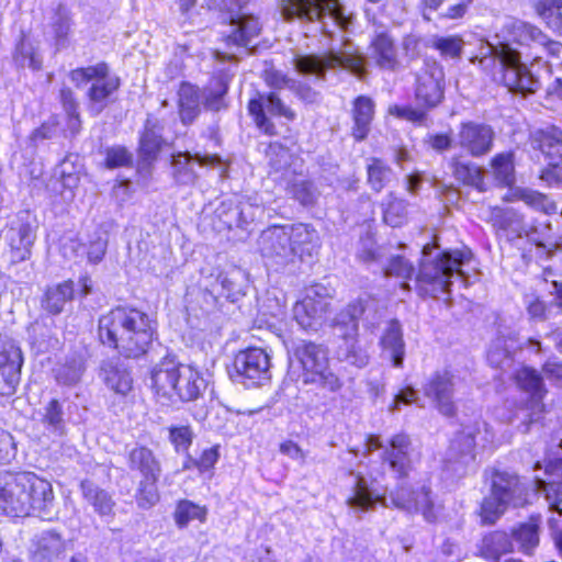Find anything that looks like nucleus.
<instances>
[{
  "mask_svg": "<svg viewBox=\"0 0 562 562\" xmlns=\"http://www.w3.org/2000/svg\"><path fill=\"white\" fill-rule=\"evenodd\" d=\"M200 113V94L196 87L181 85L179 89V114L182 123H192Z\"/></svg>",
  "mask_w": 562,
  "mask_h": 562,
  "instance_id": "nucleus-39",
  "label": "nucleus"
},
{
  "mask_svg": "<svg viewBox=\"0 0 562 562\" xmlns=\"http://www.w3.org/2000/svg\"><path fill=\"white\" fill-rule=\"evenodd\" d=\"M535 488L544 494L549 509L552 512V517L548 519L550 528L554 532V537L561 531L557 532V516L562 515L560 503L562 502V459L555 462H550L544 470V477H535Z\"/></svg>",
  "mask_w": 562,
  "mask_h": 562,
  "instance_id": "nucleus-18",
  "label": "nucleus"
},
{
  "mask_svg": "<svg viewBox=\"0 0 562 562\" xmlns=\"http://www.w3.org/2000/svg\"><path fill=\"white\" fill-rule=\"evenodd\" d=\"M515 380L520 389L531 393V398H541L542 379L536 370L522 367L515 372Z\"/></svg>",
  "mask_w": 562,
  "mask_h": 562,
  "instance_id": "nucleus-47",
  "label": "nucleus"
},
{
  "mask_svg": "<svg viewBox=\"0 0 562 562\" xmlns=\"http://www.w3.org/2000/svg\"><path fill=\"white\" fill-rule=\"evenodd\" d=\"M389 114L419 125H422L427 117L426 111L424 110L396 104L389 108Z\"/></svg>",
  "mask_w": 562,
  "mask_h": 562,
  "instance_id": "nucleus-64",
  "label": "nucleus"
},
{
  "mask_svg": "<svg viewBox=\"0 0 562 562\" xmlns=\"http://www.w3.org/2000/svg\"><path fill=\"white\" fill-rule=\"evenodd\" d=\"M520 348L515 336H499L492 342L487 360L492 367L507 371L514 363V353Z\"/></svg>",
  "mask_w": 562,
  "mask_h": 562,
  "instance_id": "nucleus-32",
  "label": "nucleus"
},
{
  "mask_svg": "<svg viewBox=\"0 0 562 562\" xmlns=\"http://www.w3.org/2000/svg\"><path fill=\"white\" fill-rule=\"evenodd\" d=\"M532 143L549 159V165L559 164L562 159V132L558 127L548 126L536 131Z\"/></svg>",
  "mask_w": 562,
  "mask_h": 562,
  "instance_id": "nucleus-31",
  "label": "nucleus"
},
{
  "mask_svg": "<svg viewBox=\"0 0 562 562\" xmlns=\"http://www.w3.org/2000/svg\"><path fill=\"white\" fill-rule=\"evenodd\" d=\"M69 544V540L56 529L43 530L32 540V560L34 562H58L66 557Z\"/></svg>",
  "mask_w": 562,
  "mask_h": 562,
  "instance_id": "nucleus-24",
  "label": "nucleus"
},
{
  "mask_svg": "<svg viewBox=\"0 0 562 562\" xmlns=\"http://www.w3.org/2000/svg\"><path fill=\"white\" fill-rule=\"evenodd\" d=\"M16 63L22 67H29L38 70L42 67V59L38 57L31 43L22 40L16 46L14 56Z\"/></svg>",
  "mask_w": 562,
  "mask_h": 562,
  "instance_id": "nucleus-57",
  "label": "nucleus"
},
{
  "mask_svg": "<svg viewBox=\"0 0 562 562\" xmlns=\"http://www.w3.org/2000/svg\"><path fill=\"white\" fill-rule=\"evenodd\" d=\"M391 504L407 513H419L425 520L435 521L440 513V505L436 504L429 487L422 486L419 490L411 491L401 486L390 494Z\"/></svg>",
  "mask_w": 562,
  "mask_h": 562,
  "instance_id": "nucleus-17",
  "label": "nucleus"
},
{
  "mask_svg": "<svg viewBox=\"0 0 562 562\" xmlns=\"http://www.w3.org/2000/svg\"><path fill=\"white\" fill-rule=\"evenodd\" d=\"M378 503L385 507L389 506L384 490L378 486L375 480L356 475L347 504L353 509L367 512Z\"/></svg>",
  "mask_w": 562,
  "mask_h": 562,
  "instance_id": "nucleus-26",
  "label": "nucleus"
},
{
  "mask_svg": "<svg viewBox=\"0 0 562 562\" xmlns=\"http://www.w3.org/2000/svg\"><path fill=\"white\" fill-rule=\"evenodd\" d=\"M342 40V46L338 50L331 49L324 56H296L293 59L295 69L302 75H312L317 79H323L327 69L342 67L362 78L366 75L364 57L353 48L347 38Z\"/></svg>",
  "mask_w": 562,
  "mask_h": 562,
  "instance_id": "nucleus-8",
  "label": "nucleus"
},
{
  "mask_svg": "<svg viewBox=\"0 0 562 562\" xmlns=\"http://www.w3.org/2000/svg\"><path fill=\"white\" fill-rule=\"evenodd\" d=\"M120 79L109 75L106 66L105 74L93 79L88 90L89 109L93 115H99L109 104L110 97L119 89Z\"/></svg>",
  "mask_w": 562,
  "mask_h": 562,
  "instance_id": "nucleus-29",
  "label": "nucleus"
},
{
  "mask_svg": "<svg viewBox=\"0 0 562 562\" xmlns=\"http://www.w3.org/2000/svg\"><path fill=\"white\" fill-rule=\"evenodd\" d=\"M83 499L93 507L100 516H110L113 514L115 505L112 496L92 481L86 480L80 484Z\"/></svg>",
  "mask_w": 562,
  "mask_h": 562,
  "instance_id": "nucleus-35",
  "label": "nucleus"
},
{
  "mask_svg": "<svg viewBox=\"0 0 562 562\" xmlns=\"http://www.w3.org/2000/svg\"><path fill=\"white\" fill-rule=\"evenodd\" d=\"M38 228L37 217L31 211L19 212L11 220L4 240L10 249V259L13 263H19L31 258L32 248L36 240Z\"/></svg>",
  "mask_w": 562,
  "mask_h": 562,
  "instance_id": "nucleus-12",
  "label": "nucleus"
},
{
  "mask_svg": "<svg viewBox=\"0 0 562 562\" xmlns=\"http://www.w3.org/2000/svg\"><path fill=\"white\" fill-rule=\"evenodd\" d=\"M290 192L303 205L313 204L316 198L312 183L305 179L295 180Z\"/></svg>",
  "mask_w": 562,
  "mask_h": 562,
  "instance_id": "nucleus-61",
  "label": "nucleus"
},
{
  "mask_svg": "<svg viewBox=\"0 0 562 562\" xmlns=\"http://www.w3.org/2000/svg\"><path fill=\"white\" fill-rule=\"evenodd\" d=\"M156 333V321L137 308L117 307L99 319V337L102 344L117 349L127 358L145 355Z\"/></svg>",
  "mask_w": 562,
  "mask_h": 562,
  "instance_id": "nucleus-2",
  "label": "nucleus"
},
{
  "mask_svg": "<svg viewBox=\"0 0 562 562\" xmlns=\"http://www.w3.org/2000/svg\"><path fill=\"white\" fill-rule=\"evenodd\" d=\"M206 508L199 506L190 501H182L178 504L175 519L180 528L186 527L192 520L203 522L206 518Z\"/></svg>",
  "mask_w": 562,
  "mask_h": 562,
  "instance_id": "nucleus-51",
  "label": "nucleus"
},
{
  "mask_svg": "<svg viewBox=\"0 0 562 562\" xmlns=\"http://www.w3.org/2000/svg\"><path fill=\"white\" fill-rule=\"evenodd\" d=\"M162 145V138L159 134L158 122L148 119L145 125V132L140 138V154L147 161L156 159Z\"/></svg>",
  "mask_w": 562,
  "mask_h": 562,
  "instance_id": "nucleus-43",
  "label": "nucleus"
},
{
  "mask_svg": "<svg viewBox=\"0 0 562 562\" xmlns=\"http://www.w3.org/2000/svg\"><path fill=\"white\" fill-rule=\"evenodd\" d=\"M0 515L38 516L50 520L56 515L50 482L33 472L16 475L0 473Z\"/></svg>",
  "mask_w": 562,
  "mask_h": 562,
  "instance_id": "nucleus-1",
  "label": "nucleus"
},
{
  "mask_svg": "<svg viewBox=\"0 0 562 562\" xmlns=\"http://www.w3.org/2000/svg\"><path fill=\"white\" fill-rule=\"evenodd\" d=\"M382 459L397 477L407 476L412 470L409 438L404 434L393 436Z\"/></svg>",
  "mask_w": 562,
  "mask_h": 562,
  "instance_id": "nucleus-28",
  "label": "nucleus"
},
{
  "mask_svg": "<svg viewBox=\"0 0 562 562\" xmlns=\"http://www.w3.org/2000/svg\"><path fill=\"white\" fill-rule=\"evenodd\" d=\"M159 477H142L136 490V502L140 508L148 509L159 501L157 482Z\"/></svg>",
  "mask_w": 562,
  "mask_h": 562,
  "instance_id": "nucleus-48",
  "label": "nucleus"
},
{
  "mask_svg": "<svg viewBox=\"0 0 562 562\" xmlns=\"http://www.w3.org/2000/svg\"><path fill=\"white\" fill-rule=\"evenodd\" d=\"M41 423L45 430L54 437H63L66 432V422L61 404L50 400L43 408Z\"/></svg>",
  "mask_w": 562,
  "mask_h": 562,
  "instance_id": "nucleus-40",
  "label": "nucleus"
},
{
  "mask_svg": "<svg viewBox=\"0 0 562 562\" xmlns=\"http://www.w3.org/2000/svg\"><path fill=\"white\" fill-rule=\"evenodd\" d=\"M318 240L317 232L310 225H273L260 234L258 248L271 265L286 266L296 258L312 256Z\"/></svg>",
  "mask_w": 562,
  "mask_h": 562,
  "instance_id": "nucleus-3",
  "label": "nucleus"
},
{
  "mask_svg": "<svg viewBox=\"0 0 562 562\" xmlns=\"http://www.w3.org/2000/svg\"><path fill=\"white\" fill-rule=\"evenodd\" d=\"M561 5L562 0H531L532 9L549 29H559L562 26L561 20L553 18V14Z\"/></svg>",
  "mask_w": 562,
  "mask_h": 562,
  "instance_id": "nucleus-50",
  "label": "nucleus"
},
{
  "mask_svg": "<svg viewBox=\"0 0 562 562\" xmlns=\"http://www.w3.org/2000/svg\"><path fill=\"white\" fill-rule=\"evenodd\" d=\"M234 369L240 381L248 386H259L271 379L270 356L261 348H249L238 352Z\"/></svg>",
  "mask_w": 562,
  "mask_h": 562,
  "instance_id": "nucleus-16",
  "label": "nucleus"
},
{
  "mask_svg": "<svg viewBox=\"0 0 562 562\" xmlns=\"http://www.w3.org/2000/svg\"><path fill=\"white\" fill-rule=\"evenodd\" d=\"M518 199L525 202L528 206L541 211L546 214L555 213L557 204L551 201L546 194L531 189H520L517 192Z\"/></svg>",
  "mask_w": 562,
  "mask_h": 562,
  "instance_id": "nucleus-52",
  "label": "nucleus"
},
{
  "mask_svg": "<svg viewBox=\"0 0 562 562\" xmlns=\"http://www.w3.org/2000/svg\"><path fill=\"white\" fill-rule=\"evenodd\" d=\"M22 364L23 357L20 347L13 341L2 344L0 348V398L15 393Z\"/></svg>",
  "mask_w": 562,
  "mask_h": 562,
  "instance_id": "nucleus-22",
  "label": "nucleus"
},
{
  "mask_svg": "<svg viewBox=\"0 0 562 562\" xmlns=\"http://www.w3.org/2000/svg\"><path fill=\"white\" fill-rule=\"evenodd\" d=\"M263 213V209L259 204L249 201L240 202L239 209L236 211V225L246 227Z\"/></svg>",
  "mask_w": 562,
  "mask_h": 562,
  "instance_id": "nucleus-63",
  "label": "nucleus"
},
{
  "mask_svg": "<svg viewBox=\"0 0 562 562\" xmlns=\"http://www.w3.org/2000/svg\"><path fill=\"white\" fill-rule=\"evenodd\" d=\"M392 170L382 160L373 158L368 165V181L373 190L381 191L390 181Z\"/></svg>",
  "mask_w": 562,
  "mask_h": 562,
  "instance_id": "nucleus-54",
  "label": "nucleus"
},
{
  "mask_svg": "<svg viewBox=\"0 0 562 562\" xmlns=\"http://www.w3.org/2000/svg\"><path fill=\"white\" fill-rule=\"evenodd\" d=\"M539 518L531 517L528 521L520 524L512 531V538L517 543L518 550L530 555L539 546Z\"/></svg>",
  "mask_w": 562,
  "mask_h": 562,
  "instance_id": "nucleus-36",
  "label": "nucleus"
},
{
  "mask_svg": "<svg viewBox=\"0 0 562 562\" xmlns=\"http://www.w3.org/2000/svg\"><path fill=\"white\" fill-rule=\"evenodd\" d=\"M329 291L322 284L306 289L304 297L293 306V317L306 330H317L326 318Z\"/></svg>",
  "mask_w": 562,
  "mask_h": 562,
  "instance_id": "nucleus-14",
  "label": "nucleus"
},
{
  "mask_svg": "<svg viewBox=\"0 0 562 562\" xmlns=\"http://www.w3.org/2000/svg\"><path fill=\"white\" fill-rule=\"evenodd\" d=\"M248 111L252 115L256 125L266 134H274V125L269 121L267 114L272 116H284L293 120L295 114L280 100L276 93L259 95L248 103Z\"/></svg>",
  "mask_w": 562,
  "mask_h": 562,
  "instance_id": "nucleus-23",
  "label": "nucleus"
},
{
  "mask_svg": "<svg viewBox=\"0 0 562 562\" xmlns=\"http://www.w3.org/2000/svg\"><path fill=\"white\" fill-rule=\"evenodd\" d=\"M451 167L458 181L481 189L483 184V173L481 168L476 165L454 158L451 162Z\"/></svg>",
  "mask_w": 562,
  "mask_h": 562,
  "instance_id": "nucleus-45",
  "label": "nucleus"
},
{
  "mask_svg": "<svg viewBox=\"0 0 562 562\" xmlns=\"http://www.w3.org/2000/svg\"><path fill=\"white\" fill-rule=\"evenodd\" d=\"M151 383L156 395L162 402H172L176 397L194 401L205 389V381L198 370L171 359H165L155 367Z\"/></svg>",
  "mask_w": 562,
  "mask_h": 562,
  "instance_id": "nucleus-5",
  "label": "nucleus"
},
{
  "mask_svg": "<svg viewBox=\"0 0 562 562\" xmlns=\"http://www.w3.org/2000/svg\"><path fill=\"white\" fill-rule=\"evenodd\" d=\"M528 490L518 476L507 472H496L492 479L491 494L481 505L483 521L495 522L508 505L524 506L528 502Z\"/></svg>",
  "mask_w": 562,
  "mask_h": 562,
  "instance_id": "nucleus-9",
  "label": "nucleus"
},
{
  "mask_svg": "<svg viewBox=\"0 0 562 562\" xmlns=\"http://www.w3.org/2000/svg\"><path fill=\"white\" fill-rule=\"evenodd\" d=\"M485 49L490 56L484 55L480 58V65L487 69L492 65L502 72V81L509 91L530 93L536 91L538 81L528 70L527 66L520 61L517 50L508 44L493 46L487 44Z\"/></svg>",
  "mask_w": 562,
  "mask_h": 562,
  "instance_id": "nucleus-7",
  "label": "nucleus"
},
{
  "mask_svg": "<svg viewBox=\"0 0 562 562\" xmlns=\"http://www.w3.org/2000/svg\"><path fill=\"white\" fill-rule=\"evenodd\" d=\"M495 434L485 422L468 426L452 441L451 450H460L461 462L468 464L474 460V449H486L494 443Z\"/></svg>",
  "mask_w": 562,
  "mask_h": 562,
  "instance_id": "nucleus-21",
  "label": "nucleus"
},
{
  "mask_svg": "<svg viewBox=\"0 0 562 562\" xmlns=\"http://www.w3.org/2000/svg\"><path fill=\"white\" fill-rule=\"evenodd\" d=\"M85 371L81 359H71L55 369V378L59 384L75 385L77 384Z\"/></svg>",
  "mask_w": 562,
  "mask_h": 562,
  "instance_id": "nucleus-53",
  "label": "nucleus"
},
{
  "mask_svg": "<svg viewBox=\"0 0 562 562\" xmlns=\"http://www.w3.org/2000/svg\"><path fill=\"white\" fill-rule=\"evenodd\" d=\"M371 57L383 69L393 70L397 66V50L394 40L385 32L379 33L371 43Z\"/></svg>",
  "mask_w": 562,
  "mask_h": 562,
  "instance_id": "nucleus-34",
  "label": "nucleus"
},
{
  "mask_svg": "<svg viewBox=\"0 0 562 562\" xmlns=\"http://www.w3.org/2000/svg\"><path fill=\"white\" fill-rule=\"evenodd\" d=\"M102 375L108 387L117 394L125 395L132 390L133 380L125 368L109 362L103 366Z\"/></svg>",
  "mask_w": 562,
  "mask_h": 562,
  "instance_id": "nucleus-42",
  "label": "nucleus"
},
{
  "mask_svg": "<svg viewBox=\"0 0 562 562\" xmlns=\"http://www.w3.org/2000/svg\"><path fill=\"white\" fill-rule=\"evenodd\" d=\"M131 470L139 472L142 477H159L161 465L153 450L147 447H135L128 453Z\"/></svg>",
  "mask_w": 562,
  "mask_h": 562,
  "instance_id": "nucleus-33",
  "label": "nucleus"
},
{
  "mask_svg": "<svg viewBox=\"0 0 562 562\" xmlns=\"http://www.w3.org/2000/svg\"><path fill=\"white\" fill-rule=\"evenodd\" d=\"M508 40L521 45L529 43L546 44L547 35L542 31L524 21L513 20L506 24Z\"/></svg>",
  "mask_w": 562,
  "mask_h": 562,
  "instance_id": "nucleus-37",
  "label": "nucleus"
},
{
  "mask_svg": "<svg viewBox=\"0 0 562 562\" xmlns=\"http://www.w3.org/2000/svg\"><path fill=\"white\" fill-rule=\"evenodd\" d=\"M53 321L47 317L37 318L27 327L29 339L33 345L40 348L46 342L52 335Z\"/></svg>",
  "mask_w": 562,
  "mask_h": 562,
  "instance_id": "nucleus-58",
  "label": "nucleus"
},
{
  "mask_svg": "<svg viewBox=\"0 0 562 562\" xmlns=\"http://www.w3.org/2000/svg\"><path fill=\"white\" fill-rule=\"evenodd\" d=\"M249 0H209L210 8L226 11L229 14L232 31L227 34L228 43L238 46H247L251 38L261 30L258 19L244 13L243 8Z\"/></svg>",
  "mask_w": 562,
  "mask_h": 562,
  "instance_id": "nucleus-13",
  "label": "nucleus"
},
{
  "mask_svg": "<svg viewBox=\"0 0 562 562\" xmlns=\"http://www.w3.org/2000/svg\"><path fill=\"white\" fill-rule=\"evenodd\" d=\"M193 437L194 432L188 425L169 427V440L178 453H188V450L192 445Z\"/></svg>",
  "mask_w": 562,
  "mask_h": 562,
  "instance_id": "nucleus-56",
  "label": "nucleus"
},
{
  "mask_svg": "<svg viewBox=\"0 0 562 562\" xmlns=\"http://www.w3.org/2000/svg\"><path fill=\"white\" fill-rule=\"evenodd\" d=\"M434 47L438 49L441 55L447 57H458L463 48V41L459 36H442L434 41Z\"/></svg>",
  "mask_w": 562,
  "mask_h": 562,
  "instance_id": "nucleus-60",
  "label": "nucleus"
},
{
  "mask_svg": "<svg viewBox=\"0 0 562 562\" xmlns=\"http://www.w3.org/2000/svg\"><path fill=\"white\" fill-rule=\"evenodd\" d=\"M495 179L504 186H510L515 181L514 156L512 153L497 154L491 162Z\"/></svg>",
  "mask_w": 562,
  "mask_h": 562,
  "instance_id": "nucleus-46",
  "label": "nucleus"
},
{
  "mask_svg": "<svg viewBox=\"0 0 562 562\" xmlns=\"http://www.w3.org/2000/svg\"><path fill=\"white\" fill-rule=\"evenodd\" d=\"M407 204L404 200L397 199L390 194L384 203L383 220L392 226L398 227L404 224L407 215Z\"/></svg>",
  "mask_w": 562,
  "mask_h": 562,
  "instance_id": "nucleus-49",
  "label": "nucleus"
},
{
  "mask_svg": "<svg viewBox=\"0 0 562 562\" xmlns=\"http://www.w3.org/2000/svg\"><path fill=\"white\" fill-rule=\"evenodd\" d=\"M432 247L423 248L417 282L425 294L437 296L450 291L451 278H464L462 267L470 262L472 252L469 249L449 250L431 255Z\"/></svg>",
  "mask_w": 562,
  "mask_h": 562,
  "instance_id": "nucleus-4",
  "label": "nucleus"
},
{
  "mask_svg": "<svg viewBox=\"0 0 562 562\" xmlns=\"http://www.w3.org/2000/svg\"><path fill=\"white\" fill-rule=\"evenodd\" d=\"M106 70V64L100 63L94 66H89L86 68H77L70 72V79L77 86H81L89 81H93V79L98 76H103Z\"/></svg>",
  "mask_w": 562,
  "mask_h": 562,
  "instance_id": "nucleus-62",
  "label": "nucleus"
},
{
  "mask_svg": "<svg viewBox=\"0 0 562 562\" xmlns=\"http://www.w3.org/2000/svg\"><path fill=\"white\" fill-rule=\"evenodd\" d=\"M458 145L474 157L487 154L493 146L494 131L490 125L467 122L460 125Z\"/></svg>",
  "mask_w": 562,
  "mask_h": 562,
  "instance_id": "nucleus-25",
  "label": "nucleus"
},
{
  "mask_svg": "<svg viewBox=\"0 0 562 562\" xmlns=\"http://www.w3.org/2000/svg\"><path fill=\"white\" fill-rule=\"evenodd\" d=\"M493 221L501 229L514 237L528 236L539 250L550 256L558 247L550 236L538 237L536 229L529 231L524 224L522 216L514 209H495Z\"/></svg>",
  "mask_w": 562,
  "mask_h": 562,
  "instance_id": "nucleus-19",
  "label": "nucleus"
},
{
  "mask_svg": "<svg viewBox=\"0 0 562 562\" xmlns=\"http://www.w3.org/2000/svg\"><path fill=\"white\" fill-rule=\"evenodd\" d=\"M374 114L373 101L364 95L358 97L353 102V136L361 140L369 133L370 123Z\"/></svg>",
  "mask_w": 562,
  "mask_h": 562,
  "instance_id": "nucleus-38",
  "label": "nucleus"
},
{
  "mask_svg": "<svg viewBox=\"0 0 562 562\" xmlns=\"http://www.w3.org/2000/svg\"><path fill=\"white\" fill-rule=\"evenodd\" d=\"M543 405L539 398H530V401L517 408L516 413L509 418V423L518 422L517 428L522 432H528L531 424L541 419Z\"/></svg>",
  "mask_w": 562,
  "mask_h": 562,
  "instance_id": "nucleus-44",
  "label": "nucleus"
},
{
  "mask_svg": "<svg viewBox=\"0 0 562 562\" xmlns=\"http://www.w3.org/2000/svg\"><path fill=\"white\" fill-rule=\"evenodd\" d=\"M56 131L57 122L55 120L44 122L41 126L33 130L29 137L25 139L26 149L31 154H34L36 148L44 140L50 139L55 136Z\"/></svg>",
  "mask_w": 562,
  "mask_h": 562,
  "instance_id": "nucleus-55",
  "label": "nucleus"
},
{
  "mask_svg": "<svg viewBox=\"0 0 562 562\" xmlns=\"http://www.w3.org/2000/svg\"><path fill=\"white\" fill-rule=\"evenodd\" d=\"M361 301L351 303L335 318V326L340 329L344 344L339 347L338 358L348 364L363 368L369 363L367 349L355 339L358 333V318L363 314Z\"/></svg>",
  "mask_w": 562,
  "mask_h": 562,
  "instance_id": "nucleus-11",
  "label": "nucleus"
},
{
  "mask_svg": "<svg viewBox=\"0 0 562 562\" xmlns=\"http://www.w3.org/2000/svg\"><path fill=\"white\" fill-rule=\"evenodd\" d=\"M227 92V83L223 80H216L213 88L204 92V106L211 111H220L225 108L224 95Z\"/></svg>",
  "mask_w": 562,
  "mask_h": 562,
  "instance_id": "nucleus-59",
  "label": "nucleus"
},
{
  "mask_svg": "<svg viewBox=\"0 0 562 562\" xmlns=\"http://www.w3.org/2000/svg\"><path fill=\"white\" fill-rule=\"evenodd\" d=\"M282 14L286 21L316 23L327 37H334L336 31H349L353 24V15L346 13L339 0H288Z\"/></svg>",
  "mask_w": 562,
  "mask_h": 562,
  "instance_id": "nucleus-6",
  "label": "nucleus"
},
{
  "mask_svg": "<svg viewBox=\"0 0 562 562\" xmlns=\"http://www.w3.org/2000/svg\"><path fill=\"white\" fill-rule=\"evenodd\" d=\"M194 162L199 166H216L221 162L217 155H201L195 154L192 156L190 153H179L172 156V170L173 178L180 184H192L198 179L194 170Z\"/></svg>",
  "mask_w": 562,
  "mask_h": 562,
  "instance_id": "nucleus-27",
  "label": "nucleus"
},
{
  "mask_svg": "<svg viewBox=\"0 0 562 562\" xmlns=\"http://www.w3.org/2000/svg\"><path fill=\"white\" fill-rule=\"evenodd\" d=\"M295 356L303 369V383L316 384L329 392H338L341 389L342 382L329 369L327 351L323 346L301 341L295 347Z\"/></svg>",
  "mask_w": 562,
  "mask_h": 562,
  "instance_id": "nucleus-10",
  "label": "nucleus"
},
{
  "mask_svg": "<svg viewBox=\"0 0 562 562\" xmlns=\"http://www.w3.org/2000/svg\"><path fill=\"white\" fill-rule=\"evenodd\" d=\"M443 69L437 63H426L417 75L415 98L418 105L429 110L443 99Z\"/></svg>",
  "mask_w": 562,
  "mask_h": 562,
  "instance_id": "nucleus-20",
  "label": "nucleus"
},
{
  "mask_svg": "<svg viewBox=\"0 0 562 562\" xmlns=\"http://www.w3.org/2000/svg\"><path fill=\"white\" fill-rule=\"evenodd\" d=\"M461 384L462 379L456 371L442 369L429 376L423 391L442 415L452 416L456 413L454 393Z\"/></svg>",
  "mask_w": 562,
  "mask_h": 562,
  "instance_id": "nucleus-15",
  "label": "nucleus"
},
{
  "mask_svg": "<svg viewBox=\"0 0 562 562\" xmlns=\"http://www.w3.org/2000/svg\"><path fill=\"white\" fill-rule=\"evenodd\" d=\"M74 297L72 281H65L57 285L48 288L43 301V307L50 314H59L67 302Z\"/></svg>",
  "mask_w": 562,
  "mask_h": 562,
  "instance_id": "nucleus-41",
  "label": "nucleus"
},
{
  "mask_svg": "<svg viewBox=\"0 0 562 562\" xmlns=\"http://www.w3.org/2000/svg\"><path fill=\"white\" fill-rule=\"evenodd\" d=\"M380 345L382 353L392 360L395 368H402L405 356L403 329L398 321L391 319L384 328Z\"/></svg>",
  "mask_w": 562,
  "mask_h": 562,
  "instance_id": "nucleus-30",
  "label": "nucleus"
}]
</instances>
